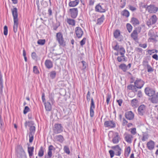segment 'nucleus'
Masks as SVG:
<instances>
[{
    "mask_svg": "<svg viewBox=\"0 0 158 158\" xmlns=\"http://www.w3.org/2000/svg\"><path fill=\"white\" fill-rule=\"evenodd\" d=\"M71 17L73 19L76 18L77 16L78 10L77 8L70 9L69 10Z\"/></svg>",
    "mask_w": 158,
    "mask_h": 158,
    "instance_id": "1a4fd4ad",
    "label": "nucleus"
},
{
    "mask_svg": "<svg viewBox=\"0 0 158 158\" xmlns=\"http://www.w3.org/2000/svg\"><path fill=\"white\" fill-rule=\"evenodd\" d=\"M144 82L140 79H139V89L141 88L143 85Z\"/></svg>",
    "mask_w": 158,
    "mask_h": 158,
    "instance_id": "3c124183",
    "label": "nucleus"
},
{
    "mask_svg": "<svg viewBox=\"0 0 158 158\" xmlns=\"http://www.w3.org/2000/svg\"><path fill=\"white\" fill-rule=\"evenodd\" d=\"M75 33L78 38L81 37L83 34V32L81 28L80 27H77L75 30Z\"/></svg>",
    "mask_w": 158,
    "mask_h": 158,
    "instance_id": "f8f14e48",
    "label": "nucleus"
},
{
    "mask_svg": "<svg viewBox=\"0 0 158 158\" xmlns=\"http://www.w3.org/2000/svg\"><path fill=\"white\" fill-rule=\"evenodd\" d=\"M53 147V146L52 145L49 146L47 154L45 155L44 158H52V150Z\"/></svg>",
    "mask_w": 158,
    "mask_h": 158,
    "instance_id": "ddd939ff",
    "label": "nucleus"
},
{
    "mask_svg": "<svg viewBox=\"0 0 158 158\" xmlns=\"http://www.w3.org/2000/svg\"><path fill=\"white\" fill-rule=\"evenodd\" d=\"M86 39L84 38L80 42V44L81 46H83L85 43Z\"/></svg>",
    "mask_w": 158,
    "mask_h": 158,
    "instance_id": "bf43d9fd",
    "label": "nucleus"
},
{
    "mask_svg": "<svg viewBox=\"0 0 158 158\" xmlns=\"http://www.w3.org/2000/svg\"><path fill=\"white\" fill-rule=\"evenodd\" d=\"M34 134H29V142L30 143H31L32 142L33 139V137Z\"/></svg>",
    "mask_w": 158,
    "mask_h": 158,
    "instance_id": "603ef678",
    "label": "nucleus"
},
{
    "mask_svg": "<svg viewBox=\"0 0 158 158\" xmlns=\"http://www.w3.org/2000/svg\"><path fill=\"white\" fill-rule=\"evenodd\" d=\"M8 34V28L6 26H5L4 27V34L5 35H6Z\"/></svg>",
    "mask_w": 158,
    "mask_h": 158,
    "instance_id": "4d7b16f0",
    "label": "nucleus"
},
{
    "mask_svg": "<svg viewBox=\"0 0 158 158\" xmlns=\"http://www.w3.org/2000/svg\"><path fill=\"white\" fill-rule=\"evenodd\" d=\"M147 147L150 150H153L155 148V143L152 140H150L146 144Z\"/></svg>",
    "mask_w": 158,
    "mask_h": 158,
    "instance_id": "4468645a",
    "label": "nucleus"
},
{
    "mask_svg": "<svg viewBox=\"0 0 158 158\" xmlns=\"http://www.w3.org/2000/svg\"><path fill=\"white\" fill-rule=\"evenodd\" d=\"M131 133L133 135H135L136 133V129L135 128H133L131 129Z\"/></svg>",
    "mask_w": 158,
    "mask_h": 158,
    "instance_id": "774afa93",
    "label": "nucleus"
},
{
    "mask_svg": "<svg viewBox=\"0 0 158 158\" xmlns=\"http://www.w3.org/2000/svg\"><path fill=\"white\" fill-rule=\"evenodd\" d=\"M104 125L105 127L109 128H114L116 126L115 122L113 120H108L105 122Z\"/></svg>",
    "mask_w": 158,
    "mask_h": 158,
    "instance_id": "39448f33",
    "label": "nucleus"
},
{
    "mask_svg": "<svg viewBox=\"0 0 158 158\" xmlns=\"http://www.w3.org/2000/svg\"><path fill=\"white\" fill-rule=\"evenodd\" d=\"M34 124V122L33 121H26L25 123V127L27 128V127H32Z\"/></svg>",
    "mask_w": 158,
    "mask_h": 158,
    "instance_id": "c9c22d12",
    "label": "nucleus"
},
{
    "mask_svg": "<svg viewBox=\"0 0 158 158\" xmlns=\"http://www.w3.org/2000/svg\"><path fill=\"white\" fill-rule=\"evenodd\" d=\"M146 110V106L142 105L139 106V114L143 115L145 113Z\"/></svg>",
    "mask_w": 158,
    "mask_h": 158,
    "instance_id": "5701e85b",
    "label": "nucleus"
},
{
    "mask_svg": "<svg viewBox=\"0 0 158 158\" xmlns=\"http://www.w3.org/2000/svg\"><path fill=\"white\" fill-rule=\"evenodd\" d=\"M44 151L43 147L41 146L39 151L38 156L39 157H41L44 155Z\"/></svg>",
    "mask_w": 158,
    "mask_h": 158,
    "instance_id": "f704fd0d",
    "label": "nucleus"
},
{
    "mask_svg": "<svg viewBox=\"0 0 158 158\" xmlns=\"http://www.w3.org/2000/svg\"><path fill=\"white\" fill-rule=\"evenodd\" d=\"M0 128L1 129H3V126L4 125V123L2 119L1 118V116L0 115Z\"/></svg>",
    "mask_w": 158,
    "mask_h": 158,
    "instance_id": "6e6d98bb",
    "label": "nucleus"
},
{
    "mask_svg": "<svg viewBox=\"0 0 158 158\" xmlns=\"http://www.w3.org/2000/svg\"><path fill=\"white\" fill-rule=\"evenodd\" d=\"M147 71L148 73L152 72L154 71V69L150 65L148 67H147Z\"/></svg>",
    "mask_w": 158,
    "mask_h": 158,
    "instance_id": "13d9d810",
    "label": "nucleus"
},
{
    "mask_svg": "<svg viewBox=\"0 0 158 158\" xmlns=\"http://www.w3.org/2000/svg\"><path fill=\"white\" fill-rule=\"evenodd\" d=\"M64 152L67 154H69L70 153L69 148L67 146H64Z\"/></svg>",
    "mask_w": 158,
    "mask_h": 158,
    "instance_id": "49530a36",
    "label": "nucleus"
},
{
    "mask_svg": "<svg viewBox=\"0 0 158 158\" xmlns=\"http://www.w3.org/2000/svg\"><path fill=\"white\" fill-rule=\"evenodd\" d=\"M119 137L118 134L117 132L115 133L113 135L112 142L114 144H117L119 142Z\"/></svg>",
    "mask_w": 158,
    "mask_h": 158,
    "instance_id": "6ab92c4d",
    "label": "nucleus"
},
{
    "mask_svg": "<svg viewBox=\"0 0 158 158\" xmlns=\"http://www.w3.org/2000/svg\"><path fill=\"white\" fill-rule=\"evenodd\" d=\"M34 148L33 147H28V152L29 154V155L30 158L33 155V151Z\"/></svg>",
    "mask_w": 158,
    "mask_h": 158,
    "instance_id": "7c9ffc66",
    "label": "nucleus"
},
{
    "mask_svg": "<svg viewBox=\"0 0 158 158\" xmlns=\"http://www.w3.org/2000/svg\"><path fill=\"white\" fill-rule=\"evenodd\" d=\"M29 110V108L27 106H26L25 107L24 109L23 110V113L24 114H26L27 113Z\"/></svg>",
    "mask_w": 158,
    "mask_h": 158,
    "instance_id": "0e129e2a",
    "label": "nucleus"
},
{
    "mask_svg": "<svg viewBox=\"0 0 158 158\" xmlns=\"http://www.w3.org/2000/svg\"><path fill=\"white\" fill-rule=\"evenodd\" d=\"M32 58L35 60H37V56L35 52H33L31 54Z\"/></svg>",
    "mask_w": 158,
    "mask_h": 158,
    "instance_id": "de8ad7c7",
    "label": "nucleus"
},
{
    "mask_svg": "<svg viewBox=\"0 0 158 158\" xmlns=\"http://www.w3.org/2000/svg\"><path fill=\"white\" fill-rule=\"evenodd\" d=\"M109 153L110 154L111 158H112L113 157L115 153L114 151L110 150L109 151Z\"/></svg>",
    "mask_w": 158,
    "mask_h": 158,
    "instance_id": "69168bd1",
    "label": "nucleus"
},
{
    "mask_svg": "<svg viewBox=\"0 0 158 158\" xmlns=\"http://www.w3.org/2000/svg\"><path fill=\"white\" fill-rule=\"evenodd\" d=\"M125 138L126 141L128 143H131L132 141V136L131 135L127 133L124 134Z\"/></svg>",
    "mask_w": 158,
    "mask_h": 158,
    "instance_id": "a878e982",
    "label": "nucleus"
},
{
    "mask_svg": "<svg viewBox=\"0 0 158 158\" xmlns=\"http://www.w3.org/2000/svg\"><path fill=\"white\" fill-rule=\"evenodd\" d=\"M120 34V31L119 30H116L114 33V37L116 39L118 38Z\"/></svg>",
    "mask_w": 158,
    "mask_h": 158,
    "instance_id": "a19ab883",
    "label": "nucleus"
},
{
    "mask_svg": "<svg viewBox=\"0 0 158 158\" xmlns=\"http://www.w3.org/2000/svg\"><path fill=\"white\" fill-rule=\"evenodd\" d=\"M143 65L145 67H148L149 65L148 64V62L146 60H144L143 62Z\"/></svg>",
    "mask_w": 158,
    "mask_h": 158,
    "instance_id": "864d4df0",
    "label": "nucleus"
},
{
    "mask_svg": "<svg viewBox=\"0 0 158 158\" xmlns=\"http://www.w3.org/2000/svg\"><path fill=\"white\" fill-rule=\"evenodd\" d=\"M125 116L127 119L131 120L134 118V114L131 111H128L126 113Z\"/></svg>",
    "mask_w": 158,
    "mask_h": 158,
    "instance_id": "412c9836",
    "label": "nucleus"
},
{
    "mask_svg": "<svg viewBox=\"0 0 158 158\" xmlns=\"http://www.w3.org/2000/svg\"><path fill=\"white\" fill-rule=\"evenodd\" d=\"M131 152V148L128 147L126 148L125 150L124 156L125 157H127L128 156Z\"/></svg>",
    "mask_w": 158,
    "mask_h": 158,
    "instance_id": "72a5a7b5",
    "label": "nucleus"
},
{
    "mask_svg": "<svg viewBox=\"0 0 158 158\" xmlns=\"http://www.w3.org/2000/svg\"><path fill=\"white\" fill-rule=\"evenodd\" d=\"M127 28L128 31L131 32L132 31V27L130 23H127Z\"/></svg>",
    "mask_w": 158,
    "mask_h": 158,
    "instance_id": "a18cd8bd",
    "label": "nucleus"
},
{
    "mask_svg": "<svg viewBox=\"0 0 158 158\" xmlns=\"http://www.w3.org/2000/svg\"><path fill=\"white\" fill-rule=\"evenodd\" d=\"M79 0L70 1L69 3V5L70 7H74L76 6L79 4Z\"/></svg>",
    "mask_w": 158,
    "mask_h": 158,
    "instance_id": "cd10ccee",
    "label": "nucleus"
},
{
    "mask_svg": "<svg viewBox=\"0 0 158 158\" xmlns=\"http://www.w3.org/2000/svg\"><path fill=\"white\" fill-rule=\"evenodd\" d=\"M11 10L13 17V31L15 33H16L18 31V25L19 24L18 10L16 7H14L13 9H12Z\"/></svg>",
    "mask_w": 158,
    "mask_h": 158,
    "instance_id": "f257e3e1",
    "label": "nucleus"
},
{
    "mask_svg": "<svg viewBox=\"0 0 158 158\" xmlns=\"http://www.w3.org/2000/svg\"><path fill=\"white\" fill-rule=\"evenodd\" d=\"M86 99L88 101H89L90 99V93L89 91L88 92L87 94L86 95Z\"/></svg>",
    "mask_w": 158,
    "mask_h": 158,
    "instance_id": "e2e57ef3",
    "label": "nucleus"
},
{
    "mask_svg": "<svg viewBox=\"0 0 158 158\" xmlns=\"http://www.w3.org/2000/svg\"><path fill=\"white\" fill-rule=\"evenodd\" d=\"M148 35L150 36L149 40H152L153 41L156 42L157 40L156 39V36L154 34L152 30H150L149 31Z\"/></svg>",
    "mask_w": 158,
    "mask_h": 158,
    "instance_id": "f3484780",
    "label": "nucleus"
},
{
    "mask_svg": "<svg viewBox=\"0 0 158 158\" xmlns=\"http://www.w3.org/2000/svg\"><path fill=\"white\" fill-rule=\"evenodd\" d=\"M111 148L113 149L115 155L116 156H120L121 153L122 149L118 145L113 146Z\"/></svg>",
    "mask_w": 158,
    "mask_h": 158,
    "instance_id": "0eeeda50",
    "label": "nucleus"
},
{
    "mask_svg": "<svg viewBox=\"0 0 158 158\" xmlns=\"http://www.w3.org/2000/svg\"><path fill=\"white\" fill-rule=\"evenodd\" d=\"M131 64L130 63L129 64L127 65H126L124 64H123L119 65V67L123 71L125 72L130 69L131 67Z\"/></svg>",
    "mask_w": 158,
    "mask_h": 158,
    "instance_id": "aec40b11",
    "label": "nucleus"
},
{
    "mask_svg": "<svg viewBox=\"0 0 158 158\" xmlns=\"http://www.w3.org/2000/svg\"><path fill=\"white\" fill-rule=\"evenodd\" d=\"M148 135L147 134L143 135V137L142 138L143 141H145L147 140L148 139Z\"/></svg>",
    "mask_w": 158,
    "mask_h": 158,
    "instance_id": "680f3d73",
    "label": "nucleus"
},
{
    "mask_svg": "<svg viewBox=\"0 0 158 158\" xmlns=\"http://www.w3.org/2000/svg\"><path fill=\"white\" fill-rule=\"evenodd\" d=\"M63 127L61 124L58 123L54 125L53 132L55 134H57L61 133L63 131Z\"/></svg>",
    "mask_w": 158,
    "mask_h": 158,
    "instance_id": "20e7f679",
    "label": "nucleus"
},
{
    "mask_svg": "<svg viewBox=\"0 0 158 158\" xmlns=\"http://www.w3.org/2000/svg\"><path fill=\"white\" fill-rule=\"evenodd\" d=\"M157 20V18L156 15H153L147 22L148 25H153L155 23Z\"/></svg>",
    "mask_w": 158,
    "mask_h": 158,
    "instance_id": "9d476101",
    "label": "nucleus"
},
{
    "mask_svg": "<svg viewBox=\"0 0 158 158\" xmlns=\"http://www.w3.org/2000/svg\"><path fill=\"white\" fill-rule=\"evenodd\" d=\"M33 72L35 74H39V72L38 70L37 67L36 66H34L33 67Z\"/></svg>",
    "mask_w": 158,
    "mask_h": 158,
    "instance_id": "052dcab7",
    "label": "nucleus"
},
{
    "mask_svg": "<svg viewBox=\"0 0 158 158\" xmlns=\"http://www.w3.org/2000/svg\"><path fill=\"white\" fill-rule=\"evenodd\" d=\"M122 15L126 17H128L130 15L129 12L127 10H124L122 12Z\"/></svg>",
    "mask_w": 158,
    "mask_h": 158,
    "instance_id": "ea45409f",
    "label": "nucleus"
},
{
    "mask_svg": "<svg viewBox=\"0 0 158 158\" xmlns=\"http://www.w3.org/2000/svg\"><path fill=\"white\" fill-rule=\"evenodd\" d=\"M121 55H124L125 53V50L124 48L122 46H120V48L119 49V51Z\"/></svg>",
    "mask_w": 158,
    "mask_h": 158,
    "instance_id": "37998d69",
    "label": "nucleus"
},
{
    "mask_svg": "<svg viewBox=\"0 0 158 158\" xmlns=\"http://www.w3.org/2000/svg\"><path fill=\"white\" fill-rule=\"evenodd\" d=\"M44 105L45 108L46 110L47 111H50L52 109V106L50 103L48 102H45Z\"/></svg>",
    "mask_w": 158,
    "mask_h": 158,
    "instance_id": "c85d7f7f",
    "label": "nucleus"
},
{
    "mask_svg": "<svg viewBox=\"0 0 158 158\" xmlns=\"http://www.w3.org/2000/svg\"><path fill=\"white\" fill-rule=\"evenodd\" d=\"M95 106L94 100L93 98L91 99V103L90 104V115L91 117H93L94 115V110L95 109Z\"/></svg>",
    "mask_w": 158,
    "mask_h": 158,
    "instance_id": "9b49d317",
    "label": "nucleus"
},
{
    "mask_svg": "<svg viewBox=\"0 0 158 158\" xmlns=\"http://www.w3.org/2000/svg\"><path fill=\"white\" fill-rule=\"evenodd\" d=\"M104 19V16L103 15H102L100 18L98 19L97 24H101L103 22Z\"/></svg>",
    "mask_w": 158,
    "mask_h": 158,
    "instance_id": "4c0bfd02",
    "label": "nucleus"
},
{
    "mask_svg": "<svg viewBox=\"0 0 158 158\" xmlns=\"http://www.w3.org/2000/svg\"><path fill=\"white\" fill-rule=\"evenodd\" d=\"M49 74L50 77L52 79H53L55 77L56 75V73L55 71H52L49 73Z\"/></svg>",
    "mask_w": 158,
    "mask_h": 158,
    "instance_id": "79ce46f5",
    "label": "nucleus"
},
{
    "mask_svg": "<svg viewBox=\"0 0 158 158\" xmlns=\"http://www.w3.org/2000/svg\"><path fill=\"white\" fill-rule=\"evenodd\" d=\"M18 153L21 157H22L23 156L25 155V152L22 147H19Z\"/></svg>",
    "mask_w": 158,
    "mask_h": 158,
    "instance_id": "2f4dec72",
    "label": "nucleus"
},
{
    "mask_svg": "<svg viewBox=\"0 0 158 158\" xmlns=\"http://www.w3.org/2000/svg\"><path fill=\"white\" fill-rule=\"evenodd\" d=\"M67 22L69 25L72 26H74L75 25V21L73 19H67Z\"/></svg>",
    "mask_w": 158,
    "mask_h": 158,
    "instance_id": "473e14b6",
    "label": "nucleus"
},
{
    "mask_svg": "<svg viewBox=\"0 0 158 158\" xmlns=\"http://www.w3.org/2000/svg\"><path fill=\"white\" fill-rule=\"evenodd\" d=\"M131 36L132 38L136 42L138 41V34L136 30H134L131 34Z\"/></svg>",
    "mask_w": 158,
    "mask_h": 158,
    "instance_id": "4be33fe9",
    "label": "nucleus"
},
{
    "mask_svg": "<svg viewBox=\"0 0 158 158\" xmlns=\"http://www.w3.org/2000/svg\"><path fill=\"white\" fill-rule=\"evenodd\" d=\"M112 47L113 49L117 51H119L120 46H119L117 43H114L112 44Z\"/></svg>",
    "mask_w": 158,
    "mask_h": 158,
    "instance_id": "c756f323",
    "label": "nucleus"
},
{
    "mask_svg": "<svg viewBox=\"0 0 158 158\" xmlns=\"http://www.w3.org/2000/svg\"><path fill=\"white\" fill-rule=\"evenodd\" d=\"M55 141L60 143H62L64 139L63 136L60 135H56L54 138Z\"/></svg>",
    "mask_w": 158,
    "mask_h": 158,
    "instance_id": "b1692460",
    "label": "nucleus"
},
{
    "mask_svg": "<svg viewBox=\"0 0 158 158\" xmlns=\"http://www.w3.org/2000/svg\"><path fill=\"white\" fill-rule=\"evenodd\" d=\"M151 102L154 104L158 103V93L156 92L151 98Z\"/></svg>",
    "mask_w": 158,
    "mask_h": 158,
    "instance_id": "dca6fc26",
    "label": "nucleus"
},
{
    "mask_svg": "<svg viewBox=\"0 0 158 158\" xmlns=\"http://www.w3.org/2000/svg\"><path fill=\"white\" fill-rule=\"evenodd\" d=\"M117 60L119 62L122 61H126L125 57L124 55H121V56H118L117 57Z\"/></svg>",
    "mask_w": 158,
    "mask_h": 158,
    "instance_id": "58836bf2",
    "label": "nucleus"
},
{
    "mask_svg": "<svg viewBox=\"0 0 158 158\" xmlns=\"http://www.w3.org/2000/svg\"><path fill=\"white\" fill-rule=\"evenodd\" d=\"M3 87V80L2 75L0 71V97L2 96V89Z\"/></svg>",
    "mask_w": 158,
    "mask_h": 158,
    "instance_id": "2eb2a0df",
    "label": "nucleus"
},
{
    "mask_svg": "<svg viewBox=\"0 0 158 158\" xmlns=\"http://www.w3.org/2000/svg\"><path fill=\"white\" fill-rule=\"evenodd\" d=\"M144 92L145 94L149 97H152L156 93L155 90L149 87L145 88Z\"/></svg>",
    "mask_w": 158,
    "mask_h": 158,
    "instance_id": "6e6552de",
    "label": "nucleus"
},
{
    "mask_svg": "<svg viewBox=\"0 0 158 158\" xmlns=\"http://www.w3.org/2000/svg\"><path fill=\"white\" fill-rule=\"evenodd\" d=\"M45 42V40H39L38 41L37 43L38 44L43 45Z\"/></svg>",
    "mask_w": 158,
    "mask_h": 158,
    "instance_id": "8fccbe9b",
    "label": "nucleus"
},
{
    "mask_svg": "<svg viewBox=\"0 0 158 158\" xmlns=\"http://www.w3.org/2000/svg\"><path fill=\"white\" fill-rule=\"evenodd\" d=\"M129 89L132 90L133 92H137L138 89V81H136L134 85L131 84L127 86Z\"/></svg>",
    "mask_w": 158,
    "mask_h": 158,
    "instance_id": "423d86ee",
    "label": "nucleus"
},
{
    "mask_svg": "<svg viewBox=\"0 0 158 158\" xmlns=\"http://www.w3.org/2000/svg\"><path fill=\"white\" fill-rule=\"evenodd\" d=\"M45 65L46 67L48 69L52 68L53 66L52 62L51 60H45Z\"/></svg>",
    "mask_w": 158,
    "mask_h": 158,
    "instance_id": "393cba45",
    "label": "nucleus"
},
{
    "mask_svg": "<svg viewBox=\"0 0 158 158\" xmlns=\"http://www.w3.org/2000/svg\"><path fill=\"white\" fill-rule=\"evenodd\" d=\"M142 7L146 8V10L151 13H155L158 10V8L153 4H151L147 6L146 5H144L142 6Z\"/></svg>",
    "mask_w": 158,
    "mask_h": 158,
    "instance_id": "f03ea898",
    "label": "nucleus"
},
{
    "mask_svg": "<svg viewBox=\"0 0 158 158\" xmlns=\"http://www.w3.org/2000/svg\"><path fill=\"white\" fill-rule=\"evenodd\" d=\"M83 65L82 70H85L87 66V63L84 61H82L81 62Z\"/></svg>",
    "mask_w": 158,
    "mask_h": 158,
    "instance_id": "09e8293b",
    "label": "nucleus"
},
{
    "mask_svg": "<svg viewBox=\"0 0 158 158\" xmlns=\"http://www.w3.org/2000/svg\"><path fill=\"white\" fill-rule=\"evenodd\" d=\"M131 104L134 108L137 107L138 106V101L137 99H134L131 101Z\"/></svg>",
    "mask_w": 158,
    "mask_h": 158,
    "instance_id": "bb28decb",
    "label": "nucleus"
},
{
    "mask_svg": "<svg viewBox=\"0 0 158 158\" xmlns=\"http://www.w3.org/2000/svg\"><path fill=\"white\" fill-rule=\"evenodd\" d=\"M127 121L124 118H123V119L122 124L123 126H125L127 124Z\"/></svg>",
    "mask_w": 158,
    "mask_h": 158,
    "instance_id": "338daca9",
    "label": "nucleus"
},
{
    "mask_svg": "<svg viewBox=\"0 0 158 158\" xmlns=\"http://www.w3.org/2000/svg\"><path fill=\"white\" fill-rule=\"evenodd\" d=\"M131 22L133 25L135 26L138 24V20L136 18H132L131 19Z\"/></svg>",
    "mask_w": 158,
    "mask_h": 158,
    "instance_id": "e433bc0d",
    "label": "nucleus"
},
{
    "mask_svg": "<svg viewBox=\"0 0 158 158\" xmlns=\"http://www.w3.org/2000/svg\"><path fill=\"white\" fill-rule=\"evenodd\" d=\"M95 10L97 12L100 13H104L106 11L105 9L100 4L96 6Z\"/></svg>",
    "mask_w": 158,
    "mask_h": 158,
    "instance_id": "a211bd4d",
    "label": "nucleus"
},
{
    "mask_svg": "<svg viewBox=\"0 0 158 158\" xmlns=\"http://www.w3.org/2000/svg\"><path fill=\"white\" fill-rule=\"evenodd\" d=\"M111 95L110 94H108L107 96H106V103L107 104H108L110 100V99L111 98Z\"/></svg>",
    "mask_w": 158,
    "mask_h": 158,
    "instance_id": "5fc2aeb1",
    "label": "nucleus"
},
{
    "mask_svg": "<svg viewBox=\"0 0 158 158\" xmlns=\"http://www.w3.org/2000/svg\"><path fill=\"white\" fill-rule=\"evenodd\" d=\"M35 127L34 126L31 127L30 128V134H34L35 131Z\"/></svg>",
    "mask_w": 158,
    "mask_h": 158,
    "instance_id": "c03bdc74",
    "label": "nucleus"
},
{
    "mask_svg": "<svg viewBox=\"0 0 158 158\" xmlns=\"http://www.w3.org/2000/svg\"><path fill=\"white\" fill-rule=\"evenodd\" d=\"M56 40L60 44V45L64 47L65 45V42L63 37L62 34L60 32L57 33L56 34Z\"/></svg>",
    "mask_w": 158,
    "mask_h": 158,
    "instance_id": "7ed1b4c3",
    "label": "nucleus"
}]
</instances>
